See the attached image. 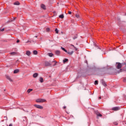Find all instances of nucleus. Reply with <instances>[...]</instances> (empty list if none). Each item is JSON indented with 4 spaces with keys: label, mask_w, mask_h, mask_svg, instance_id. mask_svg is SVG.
I'll use <instances>...</instances> for the list:
<instances>
[{
    "label": "nucleus",
    "mask_w": 126,
    "mask_h": 126,
    "mask_svg": "<svg viewBox=\"0 0 126 126\" xmlns=\"http://www.w3.org/2000/svg\"><path fill=\"white\" fill-rule=\"evenodd\" d=\"M46 99L44 98H39L36 100V102H37V103H44V102H46Z\"/></svg>",
    "instance_id": "nucleus-1"
},
{
    "label": "nucleus",
    "mask_w": 126,
    "mask_h": 126,
    "mask_svg": "<svg viewBox=\"0 0 126 126\" xmlns=\"http://www.w3.org/2000/svg\"><path fill=\"white\" fill-rule=\"evenodd\" d=\"M121 109V107H113L112 108V110L113 111H119V110Z\"/></svg>",
    "instance_id": "nucleus-2"
},
{
    "label": "nucleus",
    "mask_w": 126,
    "mask_h": 126,
    "mask_svg": "<svg viewBox=\"0 0 126 126\" xmlns=\"http://www.w3.org/2000/svg\"><path fill=\"white\" fill-rule=\"evenodd\" d=\"M70 49L72 50H75V51H77V48L74 46V45L71 44L70 46Z\"/></svg>",
    "instance_id": "nucleus-3"
},
{
    "label": "nucleus",
    "mask_w": 126,
    "mask_h": 126,
    "mask_svg": "<svg viewBox=\"0 0 126 126\" xmlns=\"http://www.w3.org/2000/svg\"><path fill=\"white\" fill-rule=\"evenodd\" d=\"M117 65H116V67L117 68H118V69H120V68H122V64L120 63H117Z\"/></svg>",
    "instance_id": "nucleus-4"
},
{
    "label": "nucleus",
    "mask_w": 126,
    "mask_h": 126,
    "mask_svg": "<svg viewBox=\"0 0 126 126\" xmlns=\"http://www.w3.org/2000/svg\"><path fill=\"white\" fill-rule=\"evenodd\" d=\"M34 107L36 108H37V109H43V106L37 104H34Z\"/></svg>",
    "instance_id": "nucleus-5"
},
{
    "label": "nucleus",
    "mask_w": 126,
    "mask_h": 126,
    "mask_svg": "<svg viewBox=\"0 0 126 126\" xmlns=\"http://www.w3.org/2000/svg\"><path fill=\"white\" fill-rule=\"evenodd\" d=\"M75 17L76 18H77V19H78V20H80V19H81V17L78 14H75Z\"/></svg>",
    "instance_id": "nucleus-6"
},
{
    "label": "nucleus",
    "mask_w": 126,
    "mask_h": 126,
    "mask_svg": "<svg viewBox=\"0 0 126 126\" xmlns=\"http://www.w3.org/2000/svg\"><path fill=\"white\" fill-rule=\"evenodd\" d=\"M101 82L102 85H103V86H104L105 87H106V86H107V84L106 83V82L105 81H104V80H101Z\"/></svg>",
    "instance_id": "nucleus-7"
},
{
    "label": "nucleus",
    "mask_w": 126,
    "mask_h": 126,
    "mask_svg": "<svg viewBox=\"0 0 126 126\" xmlns=\"http://www.w3.org/2000/svg\"><path fill=\"white\" fill-rule=\"evenodd\" d=\"M45 64L46 66H50V65H51V63H50L49 62H46L45 63Z\"/></svg>",
    "instance_id": "nucleus-8"
},
{
    "label": "nucleus",
    "mask_w": 126,
    "mask_h": 126,
    "mask_svg": "<svg viewBox=\"0 0 126 126\" xmlns=\"http://www.w3.org/2000/svg\"><path fill=\"white\" fill-rule=\"evenodd\" d=\"M6 78H7V79H8V80H9V81H10L11 82H12V80L11 79V78H10V77H9V76H6Z\"/></svg>",
    "instance_id": "nucleus-9"
},
{
    "label": "nucleus",
    "mask_w": 126,
    "mask_h": 126,
    "mask_svg": "<svg viewBox=\"0 0 126 126\" xmlns=\"http://www.w3.org/2000/svg\"><path fill=\"white\" fill-rule=\"evenodd\" d=\"M26 55H27V56H29L31 55V52L29 51H26Z\"/></svg>",
    "instance_id": "nucleus-10"
},
{
    "label": "nucleus",
    "mask_w": 126,
    "mask_h": 126,
    "mask_svg": "<svg viewBox=\"0 0 126 126\" xmlns=\"http://www.w3.org/2000/svg\"><path fill=\"white\" fill-rule=\"evenodd\" d=\"M39 81L41 82V83H43V82H44V79H43L42 77H40L39 78Z\"/></svg>",
    "instance_id": "nucleus-11"
},
{
    "label": "nucleus",
    "mask_w": 126,
    "mask_h": 126,
    "mask_svg": "<svg viewBox=\"0 0 126 126\" xmlns=\"http://www.w3.org/2000/svg\"><path fill=\"white\" fill-rule=\"evenodd\" d=\"M37 76H38V73H35L33 74V77L34 78H36V77H37Z\"/></svg>",
    "instance_id": "nucleus-12"
},
{
    "label": "nucleus",
    "mask_w": 126,
    "mask_h": 126,
    "mask_svg": "<svg viewBox=\"0 0 126 126\" xmlns=\"http://www.w3.org/2000/svg\"><path fill=\"white\" fill-rule=\"evenodd\" d=\"M41 8H43V9H46V6L44 4L41 5Z\"/></svg>",
    "instance_id": "nucleus-13"
},
{
    "label": "nucleus",
    "mask_w": 126,
    "mask_h": 126,
    "mask_svg": "<svg viewBox=\"0 0 126 126\" xmlns=\"http://www.w3.org/2000/svg\"><path fill=\"white\" fill-rule=\"evenodd\" d=\"M14 4L15 5H19V4H20V3H19V2L18 1H16L14 3Z\"/></svg>",
    "instance_id": "nucleus-14"
},
{
    "label": "nucleus",
    "mask_w": 126,
    "mask_h": 126,
    "mask_svg": "<svg viewBox=\"0 0 126 126\" xmlns=\"http://www.w3.org/2000/svg\"><path fill=\"white\" fill-rule=\"evenodd\" d=\"M19 72V69H17L14 71V73H18Z\"/></svg>",
    "instance_id": "nucleus-15"
},
{
    "label": "nucleus",
    "mask_w": 126,
    "mask_h": 126,
    "mask_svg": "<svg viewBox=\"0 0 126 126\" xmlns=\"http://www.w3.org/2000/svg\"><path fill=\"white\" fill-rule=\"evenodd\" d=\"M64 17V16L63 15V14L59 15V18H62V19H63Z\"/></svg>",
    "instance_id": "nucleus-16"
},
{
    "label": "nucleus",
    "mask_w": 126,
    "mask_h": 126,
    "mask_svg": "<svg viewBox=\"0 0 126 126\" xmlns=\"http://www.w3.org/2000/svg\"><path fill=\"white\" fill-rule=\"evenodd\" d=\"M35 42L33 40H28L26 43H34Z\"/></svg>",
    "instance_id": "nucleus-17"
},
{
    "label": "nucleus",
    "mask_w": 126,
    "mask_h": 126,
    "mask_svg": "<svg viewBox=\"0 0 126 126\" xmlns=\"http://www.w3.org/2000/svg\"><path fill=\"white\" fill-rule=\"evenodd\" d=\"M61 49L63 50V51H64V52H65V53H67V51L66 50H65V49H64V48L62 47Z\"/></svg>",
    "instance_id": "nucleus-18"
},
{
    "label": "nucleus",
    "mask_w": 126,
    "mask_h": 126,
    "mask_svg": "<svg viewBox=\"0 0 126 126\" xmlns=\"http://www.w3.org/2000/svg\"><path fill=\"white\" fill-rule=\"evenodd\" d=\"M33 55H37V54H38V52L36 50H34L33 51Z\"/></svg>",
    "instance_id": "nucleus-19"
},
{
    "label": "nucleus",
    "mask_w": 126,
    "mask_h": 126,
    "mask_svg": "<svg viewBox=\"0 0 126 126\" xmlns=\"http://www.w3.org/2000/svg\"><path fill=\"white\" fill-rule=\"evenodd\" d=\"M10 55L11 56H15V55H16V53H15V52H12V53H10Z\"/></svg>",
    "instance_id": "nucleus-20"
},
{
    "label": "nucleus",
    "mask_w": 126,
    "mask_h": 126,
    "mask_svg": "<svg viewBox=\"0 0 126 126\" xmlns=\"http://www.w3.org/2000/svg\"><path fill=\"white\" fill-rule=\"evenodd\" d=\"M48 56H49V57H53V53H48Z\"/></svg>",
    "instance_id": "nucleus-21"
},
{
    "label": "nucleus",
    "mask_w": 126,
    "mask_h": 126,
    "mask_svg": "<svg viewBox=\"0 0 126 126\" xmlns=\"http://www.w3.org/2000/svg\"><path fill=\"white\" fill-rule=\"evenodd\" d=\"M67 61H68V59H65L64 60H63V63H66V62H67Z\"/></svg>",
    "instance_id": "nucleus-22"
},
{
    "label": "nucleus",
    "mask_w": 126,
    "mask_h": 126,
    "mask_svg": "<svg viewBox=\"0 0 126 126\" xmlns=\"http://www.w3.org/2000/svg\"><path fill=\"white\" fill-rule=\"evenodd\" d=\"M32 90H33L32 89H29V90H28L27 92L28 93H30L31 91H32Z\"/></svg>",
    "instance_id": "nucleus-23"
},
{
    "label": "nucleus",
    "mask_w": 126,
    "mask_h": 126,
    "mask_svg": "<svg viewBox=\"0 0 126 126\" xmlns=\"http://www.w3.org/2000/svg\"><path fill=\"white\" fill-rule=\"evenodd\" d=\"M61 52H60V51H59V50H57V51H56V55H60V53Z\"/></svg>",
    "instance_id": "nucleus-24"
},
{
    "label": "nucleus",
    "mask_w": 126,
    "mask_h": 126,
    "mask_svg": "<svg viewBox=\"0 0 126 126\" xmlns=\"http://www.w3.org/2000/svg\"><path fill=\"white\" fill-rule=\"evenodd\" d=\"M67 54H68V55H72V54H73V51L68 52Z\"/></svg>",
    "instance_id": "nucleus-25"
},
{
    "label": "nucleus",
    "mask_w": 126,
    "mask_h": 126,
    "mask_svg": "<svg viewBox=\"0 0 126 126\" xmlns=\"http://www.w3.org/2000/svg\"><path fill=\"white\" fill-rule=\"evenodd\" d=\"M46 31H47V32H49L50 31H52L51 30V29H50V28H47L46 29Z\"/></svg>",
    "instance_id": "nucleus-26"
},
{
    "label": "nucleus",
    "mask_w": 126,
    "mask_h": 126,
    "mask_svg": "<svg viewBox=\"0 0 126 126\" xmlns=\"http://www.w3.org/2000/svg\"><path fill=\"white\" fill-rule=\"evenodd\" d=\"M97 117H102V114L100 113H96Z\"/></svg>",
    "instance_id": "nucleus-27"
},
{
    "label": "nucleus",
    "mask_w": 126,
    "mask_h": 126,
    "mask_svg": "<svg viewBox=\"0 0 126 126\" xmlns=\"http://www.w3.org/2000/svg\"><path fill=\"white\" fill-rule=\"evenodd\" d=\"M3 31H5V30H4V29H0V32H3Z\"/></svg>",
    "instance_id": "nucleus-28"
},
{
    "label": "nucleus",
    "mask_w": 126,
    "mask_h": 126,
    "mask_svg": "<svg viewBox=\"0 0 126 126\" xmlns=\"http://www.w3.org/2000/svg\"><path fill=\"white\" fill-rule=\"evenodd\" d=\"M77 38V35H75L74 37H73V40H75Z\"/></svg>",
    "instance_id": "nucleus-29"
},
{
    "label": "nucleus",
    "mask_w": 126,
    "mask_h": 126,
    "mask_svg": "<svg viewBox=\"0 0 126 126\" xmlns=\"http://www.w3.org/2000/svg\"><path fill=\"white\" fill-rule=\"evenodd\" d=\"M94 84L96 85V84H98V81L96 80L94 81Z\"/></svg>",
    "instance_id": "nucleus-30"
},
{
    "label": "nucleus",
    "mask_w": 126,
    "mask_h": 126,
    "mask_svg": "<svg viewBox=\"0 0 126 126\" xmlns=\"http://www.w3.org/2000/svg\"><path fill=\"white\" fill-rule=\"evenodd\" d=\"M52 63H55V64H54V65H56V63H57L58 62H57L56 61L54 60L53 61H52Z\"/></svg>",
    "instance_id": "nucleus-31"
},
{
    "label": "nucleus",
    "mask_w": 126,
    "mask_h": 126,
    "mask_svg": "<svg viewBox=\"0 0 126 126\" xmlns=\"http://www.w3.org/2000/svg\"><path fill=\"white\" fill-rule=\"evenodd\" d=\"M114 125H115V126H118V123L115 122V123H114Z\"/></svg>",
    "instance_id": "nucleus-32"
},
{
    "label": "nucleus",
    "mask_w": 126,
    "mask_h": 126,
    "mask_svg": "<svg viewBox=\"0 0 126 126\" xmlns=\"http://www.w3.org/2000/svg\"><path fill=\"white\" fill-rule=\"evenodd\" d=\"M59 30H58V29H55V32H59Z\"/></svg>",
    "instance_id": "nucleus-33"
},
{
    "label": "nucleus",
    "mask_w": 126,
    "mask_h": 126,
    "mask_svg": "<svg viewBox=\"0 0 126 126\" xmlns=\"http://www.w3.org/2000/svg\"><path fill=\"white\" fill-rule=\"evenodd\" d=\"M4 118V119H5L6 121H7V117L5 116Z\"/></svg>",
    "instance_id": "nucleus-34"
},
{
    "label": "nucleus",
    "mask_w": 126,
    "mask_h": 126,
    "mask_svg": "<svg viewBox=\"0 0 126 126\" xmlns=\"http://www.w3.org/2000/svg\"><path fill=\"white\" fill-rule=\"evenodd\" d=\"M72 12L71 11H68V14H71Z\"/></svg>",
    "instance_id": "nucleus-35"
},
{
    "label": "nucleus",
    "mask_w": 126,
    "mask_h": 126,
    "mask_svg": "<svg viewBox=\"0 0 126 126\" xmlns=\"http://www.w3.org/2000/svg\"><path fill=\"white\" fill-rule=\"evenodd\" d=\"M19 42H20V40H17V43H19Z\"/></svg>",
    "instance_id": "nucleus-36"
},
{
    "label": "nucleus",
    "mask_w": 126,
    "mask_h": 126,
    "mask_svg": "<svg viewBox=\"0 0 126 126\" xmlns=\"http://www.w3.org/2000/svg\"><path fill=\"white\" fill-rule=\"evenodd\" d=\"M9 126H12V124H10L9 125Z\"/></svg>",
    "instance_id": "nucleus-37"
},
{
    "label": "nucleus",
    "mask_w": 126,
    "mask_h": 126,
    "mask_svg": "<svg viewBox=\"0 0 126 126\" xmlns=\"http://www.w3.org/2000/svg\"><path fill=\"white\" fill-rule=\"evenodd\" d=\"M124 81H126V78L124 79Z\"/></svg>",
    "instance_id": "nucleus-38"
},
{
    "label": "nucleus",
    "mask_w": 126,
    "mask_h": 126,
    "mask_svg": "<svg viewBox=\"0 0 126 126\" xmlns=\"http://www.w3.org/2000/svg\"><path fill=\"white\" fill-rule=\"evenodd\" d=\"M99 99H101V96H99Z\"/></svg>",
    "instance_id": "nucleus-39"
},
{
    "label": "nucleus",
    "mask_w": 126,
    "mask_h": 126,
    "mask_svg": "<svg viewBox=\"0 0 126 126\" xmlns=\"http://www.w3.org/2000/svg\"><path fill=\"white\" fill-rule=\"evenodd\" d=\"M63 109H65V106H64V107H63Z\"/></svg>",
    "instance_id": "nucleus-40"
},
{
    "label": "nucleus",
    "mask_w": 126,
    "mask_h": 126,
    "mask_svg": "<svg viewBox=\"0 0 126 126\" xmlns=\"http://www.w3.org/2000/svg\"><path fill=\"white\" fill-rule=\"evenodd\" d=\"M125 99H126V95H125Z\"/></svg>",
    "instance_id": "nucleus-41"
},
{
    "label": "nucleus",
    "mask_w": 126,
    "mask_h": 126,
    "mask_svg": "<svg viewBox=\"0 0 126 126\" xmlns=\"http://www.w3.org/2000/svg\"><path fill=\"white\" fill-rule=\"evenodd\" d=\"M124 64H126V63H124Z\"/></svg>",
    "instance_id": "nucleus-42"
},
{
    "label": "nucleus",
    "mask_w": 126,
    "mask_h": 126,
    "mask_svg": "<svg viewBox=\"0 0 126 126\" xmlns=\"http://www.w3.org/2000/svg\"><path fill=\"white\" fill-rule=\"evenodd\" d=\"M56 33H57V34H58V33H59V32H57Z\"/></svg>",
    "instance_id": "nucleus-43"
},
{
    "label": "nucleus",
    "mask_w": 126,
    "mask_h": 126,
    "mask_svg": "<svg viewBox=\"0 0 126 126\" xmlns=\"http://www.w3.org/2000/svg\"><path fill=\"white\" fill-rule=\"evenodd\" d=\"M36 38H37V36H35Z\"/></svg>",
    "instance_id": "nucleus-44"
},
{
    "label": "nucleus",
    "mask_w": 126,
    "mask_h": 126,
    "mask_svg": "<svg viewBox=\"0 0 126 126\" xmlns=\"http://www.w3.org/2000/svg\"><path fill=\"white\" fill-rule=\"evenodd\" d=\"M14 20H15V18H14Z\"/></svg>",
    "instance_id": "nucleus-45"
}]
</instances>
